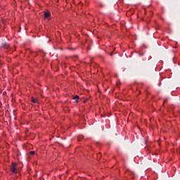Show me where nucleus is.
<instances>
[{
	"mask_svg": "<svg viewBox=\"0 0 180 180\" xmlns=\"http://www.w3.org/2000/svg\"><path fill=\"white\" fill-rule=\"evenodd\" d=\"M98 157H101V154L100 153H98Z\"/></svg>",
	"mask_w": 180,
	"mask_h": 180,
	"instance_id": "9d476101",
	"label": "nucleus"
},
{
	"mask_svg": "<svg viewBox=\"0 0 180 180\" xmlns=\"http://www.w3.org/2000/svg\"><path fill=\"white\" fill-rule=\"evenodd\" d=\"M44 16H45V18H49L50 17V13H45Z\"/></svg>",
	"mask_w": 180,
	"mask_h": 180,
	"instance_id": "423d86ee",
	"label": "nucleus"
},
{
	"mask_svg": "<svg viewBox=\"0 0 180 180\" xmlns=\"http://www.w3.org/2000/svg\"><path fill=\"white\" fill-rule=\"evenodd\" d=\"M73 99L76 101V102H78V101H79V96L76 95L75 97H73Z\"/></svg>",
	"mask_w": 180,
	"mask_h": 180,
	"instance_id": "7ed1b4c3",
	"label": "nucleus"
},
{
	"mask_svg": "<svg viewBox=\"0 0 180 180\" xmlns=\"http://www.w3.org/2000/svg\"><path fill=\"white\" fill-rule=\"evenodd\" d=\"M110 56H113V52H112L110 54Z\"/></svg>",
	"mask_w": 180,
	"mask_h": 180,
	"instance_id": "6e6552de",
	"label": "nucleus"
},
{
	"mask_svg": "<svg viewBox=\"0 0 180 180\" xmlns=\"http://www.w3.org/2000/svg\"><path fill=\"white\" fill-rule=\"evenodd\" d=\"M32 102H33V103H37V99L32 97Z\"/></svg>",
	"mask_w": 180,
	"mask_h": 180,
	"instance_id": "39448f33",
	"label": "nucleus"
},
{
	"mask_svg": "<svg viewBox=\"0 0 180 180\" xmlns=\"http://www.w3.org/2000/svg\"><path fill=\"white\" fill-rule=\"evenodd\" d=\"M30 154L31 155H34V154H36V152L32 150V151L30 152Z\"/></svg>",
	"mask_w": 180,
	"mask_h": 180,
	"instance_id": "0eeeda50",
	"label": "nucleus"
},
{
	"mask_svg": "<svg viewBox=\"0 0 180 180\" xmlns=\"http://www.w3.org/2000/svg\"><path fill=\"white\" fill-rule=\"evenodd\" d=\"M82 139H84V136L83 135H79L77 136L78 141H81V140H82Z\"/></svg>",
	"mask_w": 180,
	"mask_h": 180,
	"instance_id": "20e7f679",
	"label": "nucleus"
},
{
	"mask_svg": "<svg viewBox=\"0 0 180 180\" xmlns=\"http://www.w3.org/2000/svg\"><path fill=\"white\" fill-rule=\"evenodd\" d=\"M86 101H88V99L85 100V101H84V103H85L86 102Z\"/></svg>",
	"mask_w": 180,
	"mask_h": 180,
	"instance_id": "1a4fd4ad",
	"label": "nucleus"
},
{
	"mask_svg": "<svg viewBox=\"0 0 180 180\" xmlns=\"http://www.w3.org/2000/svg\"><path fill=\"white\" fill-rule=\"evenodd\" d=\"M2 47H4V49H9V44L4 42L2 44Z\"/></svg>",
	"mask_w": 180,
	"mask_h": 180,
	"instance_id": "f03ea898",
	"label": "nucleus"
},
{
	"mask_svg": "<svg viewBox=\"0 0 180 180\" xmlns=\"http://www.w3.org/2000/svg\"><path fill=\"white\" fill-rule=\"evenodd\" d=\"M11 172L13 174H16V163H15V162L12 163Z\"/></svg>",
	"mask_w": 180,
	"mask_h": 180,
	"instance_id": "f257e3e1",
	"label": "nucleus"
},
{
	"mask_svg": "<svg viewBox=\"0 0 180 180\" xmlns=\"http://www.w3.org/2000/svg\"><path fill=\"white\" fill-rule=\"evenodd\" d=\"M167 99H165V102H167Z\"/></svg>",
	"mask_w": 180,
	"mask_h": 180,
	"instance_id": "9b49d317",
	"label": "nucleus"
}]
</instances>
